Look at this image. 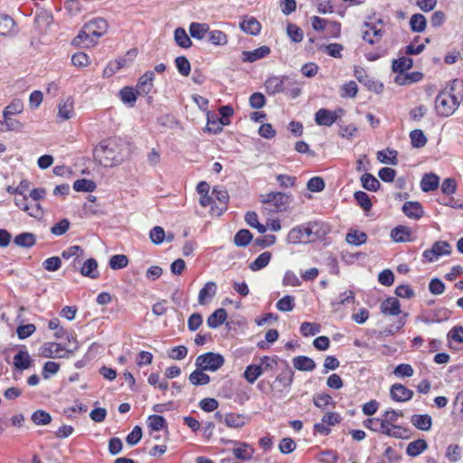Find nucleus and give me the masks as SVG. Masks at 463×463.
I'll return each mask as SVG.
<instances>
[{
	"label": "nucleus",
	"mask_w": 463,
	"mask_h": 463,
	"mask_svg": "<svg viewBox=\"0 0 463 463\" xmlns=\"http://www.w3.org/2000/svg\"><path fill=\"white\" fill-rule=\"evenodd\" d=\"M459 87L463 88V82L458 79L450 81L449 85L439 92L435 99V110L439 117L448 118L458 109L463 95L455 93Z\"/></svg>",
	"instance_id": "1"
},
{
	"label": "nucleus",
	"mask_w": 463,
	"mask_h": 463,
	"mask_svg": "<svg viewBox=\"0 0 463 463\" xmlns=\"http://www.w3.org/2000/svg\"><path fill=\"white\" fill-rule=\"evenodd\" d=\"M327 232L323 222H309L292 228L287 237L291 244L310 243L325 236Z\"/></svg>",
	"instance_id": "2"
},
{
	"label": "nucleus",
	"mask_w": 463,
	"mask_h": 463,
	"mask_svg": "<svg viewBox=\"0 0 463 463\" xmlns=\"http://www.w3.org/2000/svg\"><path fill=\"white\" fill-rule=\"evenodd\" d=\"M94 159L105 167H112L122 161V148L118 138L102 140L93 151Z\"/></svg>",
	"instance_id": "3"
},
{
	"label": "nucleus",
	"mask_w": 463,
	"mask_h": 463,
	"mask_svg": "<svg viewBox=\"0 0 463 463\" xmlns=\"http://www.w3.org/2000/svg\"><path fill=\"white\" fill-rule=\"evenodd\" d=\"M108 30V23L105 19L98 17L90 20L81 29L79 34L72 40V44L80 47H90L97 40L104 35Z\"/></svg>",
	"instance_id": "4"
},
{
	"label": "nucleus",
	"mask_w": 463,
	"mask_h": 463,
	"mask_svg": "<svg viewBox=\"0 0 463 463\" xmlns=\"http://www.w3.org/2000/svg\"><path fill=\"white\" fill-rule=\"evenodd\" d=\"M294 371L288 363H285V369L277 375L272 383H267L269 391L278 399L285 398L289 392L294 381Z\"/></svg>",
	"instance_id": "5"
},
{
	"label": "nucleus",
	"mask_w": 463,
	"mask_h": 463,
	"mask_svg": "<svg viewBox=\"0 0 463 463\" xmlns=\"http://www.w3.org/2000/svg\"><path fill=\"white\" fill-rule=\"evenodd\" d=\"M79 348L77 342L72 349H65L60 343H44L39 350V354L44 358H69Z\"/></svg>",
	"instance_id": "6"
},
{
	"label": "nucleus",
	"mask_w": 463,
	"mask_h": 463,
	"mask_svg": "<svg viewBox=\"0 0 463 463\" xmlns=\"http://www.w3.org/2000/svg\"><path fill=\"white\" fill-rule=\"evenodd\" d=\"M403 413L401 411L388 410L383 415V422L385 423L384 428L391 431H395L397 436H390L394 439H406L409 437V430L403 428L401 425H397L396 422L399 417H402Z\"/></svg>",
	"instance_id": "7"
},
{
	"label": "nucleus",
	"mask_w": 463,
	"mask_h": 463,
	"mask_svg": "<svg viewBox=\"0 0 463 463\" xmlns=\"http://www.w3.org/2000/svg\"><path fill=\"white\" fill-rule=\"evenodd\" d=\"M264 209L269 213L283 212L289 203V196L287 194L276 192L269 193L262 200Z\"/></svg>",
	"instance_id": "8"
},
{
	"label": "nucleus",
	"mask_w": 463,
	"mask_h": 463,
	"mask_svg": "<svg viewBox=\"0 0 463 463\" xmlns=\"http://www.w3.org/2000/svg\"><path fill=\"white\" fill-rule=\"evenodd\" d=\"M224 362L222 354L208 352L197 356L195 366L201 370L215 372L224 364Z\"/></svg>",
	"instance_id": "9"
},
{
	"label": "nucleus",
	"mask_w": 463,
	"mask_h": 463,
	"mask_svg": "<svg viewBox=\"0 0 463 463\" xmlns=\"http://www.w3.org/2000/svg\"><path fill=\"white\" fill-rule=\"evenodd\" d=\"M298 84L297 81L290 79L288 76L282 78L272 76L266 80L265 89L269 95H275L277 93L285 92L288 86Z\"/></svg>",
	"instance_id": "10"
},
{
	"label": "nucleus",
	"mask_w": 463,
	"mask_h": 463,
	"mask_svg": "<svg viewBox=\"0 0 463 463\" xmlns=\"http://www.w3.org/2000/svg\"><path fill=\"white\" fill-rule=\"evenodd\" d=\"M343 114V109L334 111L327 109H319L315 114V121L318 126L331 127Z\"/></svg>",
	"instance_id": "11"
},
{
	"label": "nucleus",
	"mask_w": 463,
	"mask_h": 463,
	"mask_svg": "<svg viewBox=\"0 0 463 463\" xmlns=\"http://www.w3.org/2000/svg\"><path fill=\"white\" fill-rule=\"evenodd\" d=\"M451 253V246L445 241H436L431 249L423 251L422 257L429 262H433L439 256L449 255Z\"/></svg>",
	"instance_id": "12"
},
{
	"label": "nucleus",
	"mask_w": 463,
	"mask_h": 463,
	"mask_svg": "<svg viewBox=\"0 0 463 463\" xmlns=\"http://www.w3.org/2000/svg\"><path fill=\"white\" fill-rule=\"evenodd\" d=\"M379 23L381 27H378L376 24L371 23H364L361 29L363 39L370 44H375L379 43L383 35L382 22L380 21Z\"/></svg>",
	"instance_id": "13"
},
{
	"label": "nucleus",
	"mask_w": 463,
	"mask_h": 463,
	"mask_svg": "<svg viewBox=\"0 0 463 463\" xmlns=\"http://www.w3.org/2000/svg\"><path fill=\"white\" fill-rule=\"evenodd\" d=\"M390 394L395 402H407L413 397V392L402 383H394L390 389Z\"/></svg>",
	"instance_id": "14"
},
{
	"label": "nucleus",
	"mask_w": 463,
	"mask_h": 463,
	"mask_svg": "<svg viewBox=\"0 0 463 463\" xmlns=\"http://www.w3.org/2000/svg\"><path fill=\"white\" fill-rule=\"evenodd\" d=\"M229 443L239 445L237 448L232 449L234 457L240 460L246 461L252 458L254 449L246 442H240L236 440H228Z\"/></svg>",
	"instance_id": "15"
},
{
	"label": "nucleus",
	"mask_w": 463,
	"mask_h": 463,
	"mask_svg": "<svg viewBox=\"0 0 463 463\" xmlns=\"http://www.w3.org/2000/svg\"><path fill=\"white\" fill-rule=\"evenodd\" d=\"M155 80V73L152 71L145 72L139 79L137 84V92L139 95H147L152 88Z\"/></svg>",
	"instance_id": "16"
},
{
	"label": "nucleus",
	"mask_w": 463,
	"mask_h": 463,
	"mask_svg": "<svg viewBox=\"0 0 463 463\" xmlns=\"http://www.w3.org/2000/svg\"><path fill=\"white\" fill-rule=\"evenodd\" d=\"M61 257L65 260L74 258L71 266L74 269H78V265L81 263L84 257V250L78 245H73L61 252Z\"/></svg>",
	"instance_id": "17"
},
{
	"label": "nucleus",
	"mask_w": 463,
	"mask_h": 463,
	"mask_svg": "<svg viewBox=\"0 0 463 463\" xmlns=\"http://www.w3.org/2000/svg\"><path fill=\"white\" fill-rule=\"evenodd\" d=\"M364 426L374 432H378L386 436H397L395 431L384 428L385 423L383 422V419L379 418H368L364 420Z\"/></svg>",
	"instance_id": "18"
},
{
	"label": "nucleus",
	"mask_w": 463,
	"mask_h": 463,
	"mask_svg": "<svg viewBox=\"0 0 463 463\" xmlns=\"http://www.w3.org/2000/svg\"><path fill=\"white\" fill-rule=\"evenodd\" d=\"M269 53V47L263 45L253 51H243L241 52V61L243 62H254L258 60L265 58Z\"/></svg>",
	"instance_id": "19"
},
{
	"label": "nucleus",
	"mask_w": 463,
	"mask_h": 463,
	"mask_svg": "<svg viewBox=\"0 0 463 463\" xmlns=\"http://www.w3.org/2000/svg\"><path fill=\"white\" fill-rule=\"evenodd\" d=\"M391 238L395 242H408L414 241L411 228L399 225L391 232Z\"/></svg>",
	"instance_id": "20"
},
{
	"label": "nucleus",
	"mask_w": 463,
	"mask_h": 463,
	"mask_svg": "<svg viewBox=\"0 0 463 463\" xmlns=\"http://www.w3.org/2000/svg\"><path fill=\"white\" fill-rule=\"evenodd\" d=\"M411 423L420 430L429 431L432 426V418L429 414H413Z\"/></svg>",
	"instance_id": "21"
},
{
	"label": "nucleus",
	"mask_w": 463,
	"mask_h": 463,
	"mask_svg": "<svg viewBox=\"0 0 463 463\" xmlns=\"http://www.w3.org/2000/svg\"><path fill=\"white\" fill-rule=\"evenodd\" d=\"M403 213L411 219H420L423 216L424 211L421 204L418 202H406L402 206Z\"/></svg>",
	"instance_id": "22"
},
{
	"label": "nucleus",
	"mask_w": 463,
	"mask_h": 463,
	"mask_svg": "<svg viewBox=\"0 0 463 463\" xmlns=\"http://www.w3.org/2000/svg\"><path fill=\"white\" fill-rule=\"evenodd\" d=\"M381 311L384 315L398 316L401 314L400 301L396 298H388L381 304Z\"/></svg>",
	"instance_id": "23"
},
{
	"label": "nucleus",
	"mask_w": 463,
	"mask_h": 463,
	"mask_svg": "<svg viewBox=\"0 0 463 463\" xmlns=\"http://www.w3.org/2000/svg\"><path fill=\"white\" fill-rule=\"evenodd\" d=\"M74 113V102L72 98L69 97L61 101L58 105V117L63 120L72 118Z\"/></svg>",
	"instance_id": "24"
},
{
	"label": "nucleus",
	"mask_w": 463,
	"mask_h": 463,
	"mask_svg": "<svg viewBox=\"0 0 463 463\" xmlns=\"http://www.w3.org/2000/svg\"><path fill=\"white\" fill-rule=\"evenodd\" d=\"M439 184V177L434 173L425 174L420 181V188L425 193L437 190Z\"/></svg>",
	"instance_id": "25"
},
{
	"label": "nucleus",
	"mask_w": 463,
	"mask_h": 463,
	"mask_svg": "<svg viewBox=\"0 0 463 463\" xmlns=\"http://www.w3.org/2000/svg\"><path fill=\"white\" fill-rule=\"evenodd\" d=\"M80 272L82 276L88 277L90 279H98L99 277V273L98 270V262L95 259L90 258L80 269Z\"/></svg>",
	"instance_id": "26"
},
{
	"label": "nucleus",
	"mask_w": 463,
	"mask_h": 463,
	"mask_svg": "<svg viewBox=\"0 0 463 463\" xmlns=\"http://www.w3.org/2000/svg\"><path fill=\"white\" fill-rule=\"evenodd\" d=\"M293 366L298 370L303 372H310L316 368L315 361L305 355H298L293 358L292 360Z\"/></svg>",
	"instance_id": "27"
},
{
	"label": "nucleus",
	"mask_w": 463,
	"mask_h": 463,
	"mask_svg": "<svg viewBox=\"0 0 463 463\" xmlns=\"http://www.w3.org/2000/svg\"><path fill=\"white\" fill-rule=\"evenodd\" d=\"M240 28L248 34L257 35L260 33L261 25L256 18L247 17L240 24Z\"/></svg>",
	"instance_id": "28"
},
{
	"label": "nucleus",
	"mask_w": 463,
	"mask_h": 463,
	"mask_svg": "<svg viewBox=\"0 0 463 463\" xmlns=\"http://www.w3.org/2000/svg\"><path fill=\"white\" fill-rule=\"evenodd\" d=\"M224 423L228 428L240 429L246 424V417L239 413H226L224 415Z\"/></svg>",
	"instance_id": "29"
},
{
	"label": "nucleus",
	"mask_w": 463,
	"mask_h": 463,
	"mask_svg": "<svg viewBox=\"0 0 463 463\" xmlns=\"http://www.w3.org/2000/svg\"><path fill=\"white\" fill-rule=\"evenodd\" d=\"M210 26L205 23H192L189 26L191 37L196 40H203L208 34Z\"/></svg>",
	"instance_id": "30"
},
{
	"label": "nucleus",
	"mask_w": 463,
	"mask_h": 463,
	"mask_svg": "<svg viewBox=\"0 0 463 463\" xmlns=\"http://www.w3.org/2000/svg\"><path fill=\"white\" fill-rule=\"evenodd\" d=\"M32 364V359L27 351L20 350L14 356V365L17 370L28 369Z\"/></svg>",
	"instance_id": "31"
},
{
	"label": "nucleus",
	"mask_w": 463,
	"mask_h": 463,
	"mask_svg": "<svg viewBox=\"0 0 463 463\" xmlns=\"http://www.w3.org/2000/svg\"><path fill=\"white\" fill-rule=\"evenodd\" d=\"M226 318V310L224 308H218L209 316L207 318V325L211 328H217L225 322Z\"/></svg>",
	"instance_id": "32"
},
{
	"label": "nucleus",
	"mask_w": 463,
	"mask_h": 463,
	"mask_svg": "<svg viewBox=\"0 0 463 463\" xmlns=\"http://www.w3.org/2000/svg\"><path fill=\"white\" fill-rule=\"evenodd\" d=\"M216 294V284L213 281L207 282L199 291L198 302L200 305H205Z\"/></svg>",
	"instance_id": "33"
},
{
	"label": "nucleus",
	"mask_w": 463,
	"mask_h": 463,
	"mask_svg": "<svg viewBox=\"0 0 463 463\" xmlns=\"http://www.w3.org/2000/svg\"><path fill=\"white\" fill-rule=\"evenodd\" d=\"M14 242L22 248H32L36 243V238L32 232H22L14 237Z\"/></svg>",
	"instance_id": "34"
},
{
	"label": "nucleus",
	"mask_w": 463,
	"mask_h": 463,
	"mask_svg": "<svg viewBox=\"0 0 463 463\" xmlns=\"http://www.w3.org/2000/svg\"><path fill=\"white\" fill-rule=\"evenodd\" d=\"M428 448V443L425 439H419L408 444L406 453L411 457H417Z\"/></svg>",
	"instance_id": "35"
},
{
	"label": "nucleus",
	"mask_w": 463,
	"mask_h": 463,
	"mask_svg": "<svg viewBox=\"0 0 463 463\" xmlns=\"http://www.w3.org/2000/svg\"><path fill=\"white\" fill-rule=\"evenodd\" d=\"M262 373V365L253 364L246 367L243 373V377L249 383L252 384Z\"/></svg>",
	"instance_id": "36"
},
{
	"label": "nucleus",
	"mask_w": 463,
	"mask_h": 463,
	"mask_svg": "<svg viewBox=\"0 0 463 463\" xmlns=\"http://www.w3.org/2000/svg\"><path fill=\"white\" fill-rule=\"evenodd\" d=\"M208 41L213 45L224 46L228 43V36L221 30H209Z\"/></svg>",
	"instance_id": "37"
},
{
	"label": "nucleus",
	"mask_w": 463,
	"mask_h": 463,
	"mask_svg": "<svg viewBox=\"0 0 463 463\" xmlns=\"http://www.w3.org/2000/svg\"><path fill=\"white\" fill-rule=\"evenodd\" d=\"M204 370L198 369L196 367V370H194L190 375H189V381L193 385L199 386V385H206L210 383V376L203 373Z\"/></svg>",
	"instance_id": "38"
},
{
	"label": "nucleus",
	"mask_w": 463,
	"mask_h": 463,
	"mask_svg": "<svg viewBox=\"0 0 463 463\" xmlns=\"http://www.w3.org/2000/svg\"><path fill=\"white\" fill-rule=\"evenodd\" d=\"M362 186L370 192H376L380 188V182L372 174L365 173L361 176Z\"/></svg>",
	"instance_id": "39"
},
{
	"label": "nucleus",
	"mask_w": 463,
	"mask_h": 463,
	"mask_svg": "<svg viewBox=\"0 0 463 463\" xmlns=\"http://www.w3.org/2000/svg\"><path fill=\"white\" fill-rule=\"evenodd\" d=\"M31 420L37 426H44L52 422V416L44 410H37L32 414Z\"/></svg>",
	"instance_id": "40"
},
{
	"label": "nucleus",
	"mask_w": 463,
	"mask_h": 463,
	"mask_svg": "<svg viewBox=\"0 0 463 463\" xmlns=\"http://www.w3.org/2000/svg\"><path fill=\"white\" fill-rule=\"evenodd\" d=\"M271 253L269 251H265L260 254L254 261L250 264V269L252 271H258L263 268H265L270 261Z\"/></svg>",
	"instance_id": "41"
},
{
	"label": "nucleus",
	"mask_w": 463,
	"mask_h": 463,
	"mask_svg": "<svg viewBox=\"0 0 463 463\" xmlns=\"http://www.w3.org/2000/svg\"><path fill=\"white\" fill-rule=\"evenodd\" d=\"M252 233L246 229H241L234 235V244L238 247H246L252 241Z\"/></svg>",
	"instance_id": "42"
},
{
	"label": "nucleus",
	"mask_w": 463,
	"mask_h": 463,
	"mask_svg": "<svg viewBox=\"0 0 463 463\" xmlns=\"http://www.w3.org/2000/svg\"><path fill=\"white\" fill-rule=\"evenodd\" d=\"M137 90H135L132 87H124L119 91V96H120L121 100L124 103L128 104L130 107L134 106V104L137 100Z\"/></svg>",
	"instance_id": "43"
},
{
	"label": "nucleus",
	"mask_w": 463,
	"mask_h": 463,
	"mask_svg": "<svg viewBox=\"0 0 463 463\" xmlns=\"http://www.w3.org/2000/svg\"><path fill=\"white\" fill-rule=\"evenodd\" d=\"M413 65V61L408 57H401L392 61V71L394 72L402 73L403 71L410 70Z\"/></svg>",
	"instance_id": "44"
},
{
	"label": "nucleus",
	"mask_w": 463,
	"mask_h": 463,
	"mask_svg": "<svg viewBox=\"0 0 463 463\" xmlns=\"http://www.w3.org/2000/svg\"><path fill=\"white\" fill-rule=\"evenodd\" d=\"M174 35L175 41L178 46L182 48H189L192 45V41L184 28H176Z\"/></svg>",
	"instance_id": "45"
},
{
	"label": "nucleus",
	"mask_w": 463,
	"mask_h": 463,
	"mask_svg": "<svg viewBox=\"0 0 463 463\" xmlns=\"http://www.w3.org/2000/svg\"><path fill=\"white\" fill-rule=\"evenodd\" d=\"M411 144L413 147L420 148L427 144V137L420 129H414L410 133Z\"/></svg>",
	"instance_id": "46"
},
{
	"label": "nucleus",
	"mask_w": 463,
	"mask_h": 463,
	"mask_svg": "<svg viewBox=\"0 0 463 463\" xmlns=\"http://www.w3.org/2000/svg\"><path fill=\"white\" fill-rule=\"evenodd\" d=\"M367 234L364 232L353 231L346 234L345 241L351 245L359 246L366 242Z\"/></svg>",
	"instance_id": "47"
},
{
	"label": "nucleus",
	"mask_w": 463,
	"mask_h": 463,
	"mask_svg": "<svg viewBox=\"0 0 463 463\" xmlns=\"http://www.w3.org/2000/svg\"><path fill=\"white\" fill-rule=\"evenodd\" d=\"M24 110V103L21 99H14L3 111V117L13 116L22 113Z\"/></svg>",
	"instance_id": "48"
},
{
	"label": "nucleus",
	"mask_w": 463,
	"mask_h": 463,
	"mask_svg": "<svg viewBox=\"0 0 463 463\" xmlns=\"http://www.w3.org/2000/svg\"><path fill=\"white\" fill-rule=\"evenodd\" d=\"M14 27V21L7 14H0V34L8 35Z\"/></svg>",
	"instance_id": "49"
},
{
	"label": "nucleus",
	"mask_w": 463,
	"mask_h": 463,
	"mask_svg": "<svg viewBox=\"0 0 463 463\" xmlns=\"http://www.w3.org/2000/svg\"><path fill=\"white\" fill-rule=\"evenodd\" d=\"M437 202L442 205L449 206L454 209L463 210V198H455L451 195H444L437 199Z\"/></svg>",
	"instance_id": "50"
},
{
	"label": "nucleus",
	"mask_w": 463,
	"mask_h": 463,
	"mask_svg": "<svg viewBox=\"0 0 463 463\" xmlns=\"http://www.w3.org/2000/svg\"><path fill=\"white\" fill-rule=\"evenodd\" d=\"M426 24L425 17L420 14H413L410 20L411 29L417 33L423 32L426 28Z\"/></svg>",
	"instance_id": "51"
},
{
	"label": "nucleus",
	"mask_w": 463,
	"mask_h": 463,
	"mask_svg": "<svg viewBox=\"0 0 463 463\" xmlns=\"http://www.w3.org/2000/svg\"><path fill=\"white\" fill-rule=\"evenodd\" d=\"M287 34L293 43H300L304 34L302 29L295 24L289 23L287 26Z\"/></svg>",
	"instance_id": "52"
},
{
	"label": "nucleus",
	"mask_w": 463,
	"mask_h": 463,
	"mask_svg": "<svg viewBox=\"0 0 463 463\" xmlns=\"http://www.w3.org/2000/svg\"><path fill=\"white\" fill-rule=\"evenodd\" d=\"M357 204L364 211H370L373 204L369 195L363 191H357L354 194Z\"/></svg>",
	"instance_id": "53"
},
{
	"label": "nucleus",
	"mask_w": 463,
	"mask_h": 463,
	"mask_svg": "<svg viewBox=\"0 0 463 463\" xmlns=\"http://www.w3.org/2000/svg\"><path fill=\"white\" fill-rule=\"evenodd\" d=\"M175 63L178 72L182 76H188L191 72V64L188 59L184 56H178L175 60Z\"/></svg>",
	"instance_id": "54"
},
{
	"label": "nucleus",
	"mask_w": 463,
	"mask_h": 463,
	"mask_svg": "<svg viewBox=\"0 0 463 463\" xmlns=\"http://www.w3.org/2000/svg\"><path fill=\"white\" fill-rule=\"evenodd\" d=\"M148 427L152 430H161L166 428V420L163 416L160 415H150L147 419Z\"/></svg>",
	"instance_id": "55"
},
{
	"label": "nucleus",
	"mask_w": 463,
	"mask_h": 463,
	"mask_svg": "<svg viewBox=\"0 0 463 463\" xmlns=\"http://www.w3.org/2000/svg\"><path fill=\"white\" fill-rule=\"evenodd\" d=\"M314 405L325 410L328 405L334 404L333 398L327 393H318L313 397Z\"/></svg>",
	"instance_id": "56"
},
{
	"label": "nucleus",
	"mask_w": 463,
	"mask_h": 463,
	"mask_svg": "<svg viewBox=\"0 0 463 463\" xmlns=\"http://www.w3.org/2000/svg\"><path fill=\"white\" fill-rule=\"evenodd\" d=\"M73 189L77 192H93L96 189V184L88 179H79L73 184Z\"/></svg>",
	"instance_id": "57"
},
{
	"label": "nucleus",
	"mask_w": 463,
	"mask_h": 463,
	"mask_svg": "<svg viewBox=\"0 0 463 463\" xmlns=\"http://www.w3.org/2000/svg\"><path fill=\"white\" fill-rule=\"evenodd\" d=\"M343 49V45L336 43L320 46L321 51L334 58H341Z\"/></svg>",
	"instance_id": "58"
},
{
	"label": "nucleus",
	"mask_w": 463,
	"mask_h": 463,
	"mask_svg": "<svg viewBox=\"0 0 463 463\" xmlns=\"http://www.w3.org/2000/svg\"><path fill=\"white\" fill-rule=\"evenodd\" d=\"M276 307L279 311L282 312L292 311L295 307L294 298L292 296L287 295L277 302Z\"/></svg>",
	"instance_id": "59"
},
{
	"label": "nucleus",
	"mask_w": 463,
	"mask_h": 463,
	"mask_svg": "<svg viewBox=\"0 0 463 463\" xmlns=\"http://www.w3.org/2000/svg\"><path fill=\"white\" fill-rule=\"evenodd\" d=\"M320 325L310 322H303L300 326V333L303 336L315 335L320 332Z\"/></svg>",
	"instance_id": "60"
},
{
	"label": "nucleus",
	"mask_w": 463,
	"mask_h": 463,
	"mask_svg": "<svg viewBox=\"0 0 463 463\" xmlns=\"http://www.w3.org/2000/svg\"><path fill=\"white\" fill-rule=\"evenodd\" d=\"M128 264V259L124 254L113 255L109 260V267L112 269H120L127 267Z\"/></svg>",
	"instance_id": "61"
},
{
	"label": "nucleus",
	"mask_w": 463,
	"mask_h": 463,
	"mask_svg": "<svg viewBox=\"0 0 463 463\" xmlns=\"http://www.w3.org/2000/svg\"><path fill=\"white\" fill-rule=\"evenodd\" d=\"M277 237L273 234H267L264 236H260L256 238L253 241V245L259 248L264 249L267 247H270L275 244Z\"/></svg>",
	"instance_id": "62"
},
{
	"label": "nucleus",
	"mask_w": 463,
	"mask_h": 463,
	"mask_svg": "<svg viewBox=\"0 0 463 463\" xmlns=\"http://www.w3.org/2000/svg\"><path fill=\"white\" fill-rule=\"evenodd\" d=\"M229 123V120L224 121L223 118H216V119L211 120L208 118L206 129L211 133L217 134L222 130V126L228 125Z\"/></svg>",
	"instance_id": "63"
},
{
	"label": "nucleus",
	"mask_w": 463,
	"mask_h": 463,
	"mask_svg": "<svg viewBox=\"0 0 463 463\" xmlns=\"http://www.w3.org/2000/svg\"><path fill=\"white\" fill-rule=\"evenodd\" d=\"M188 349L184 345L175 346L167 351L168 357L173 360H182L186 357Z\"/></svg>",
	"instance_id": "64"
}]
</instances>
